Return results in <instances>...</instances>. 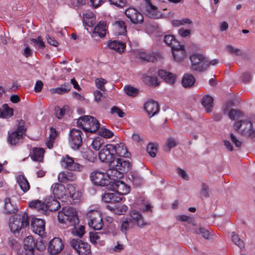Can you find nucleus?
Returning a JSON list of instances; mask_svg holds the SVG:
<instances>
[{
  "label": "nucleus",
  "instance_id": "nucleus-1",
  "mask_svg": "<svg viewBox=\"0 0 255 255\" xmlns=\"http://www.w3.org/2000/svg\"><path fill=\"white\" fill-rule=\"evenodd\" d=\"M59 222L65 224L68 227L78 224L79 219L76 210L71 207H64L57 215Z\"/></svg>",
  "mask_w": 255,
  "mask_h": 255
},
{
  "label": "nucleus",
  "instance_id": "nucleus-2",
  "mask_svg": "<svg viewBox=\"0 0 255 255\" xmlns=\"http://www.w3.org/2000/svg\"><path fill=\"white\" fill-rule=\"evenodd\" d=\"M191 62L190 69L193 71L202 72L209 68V61L202 54L194 53L189 57Z\"/></svg>",
  "mask_w": 255,
  "mask_h": 255
},
{
  "label": "nucleus",
  "instance_id": "nucleus-3",
  "mask_svg": "<svg viewBox=\"0 0 255 255\" xmlns=\"http://www.w3.org/2000/svg\"><path fill=\"white\" fill-rule=\"evenodd\" d=\"M29 225V219L27 213L15 215L9 219V227L13 233H19L22 228Z\"/></svg>",
  "mask_w": 255,
  "mask_h": 255
},
{
  "label": "nucleus",
  "instance_id": "nucleus-4",
  "mask_svg": "<svg viewBox=\"0 0 255 255\" xmlns=\"http://www.w3.org/2000/svg\"><path fill=\"white\" fill-rule=\"evenodd\" d=\"M77 125L86 131L95 132L100 127V123L96 119L90 116H84L79 118Z\"/></svg>",
  "mask_w": 255,
  "mask_h": 255
},
{
  "label": "nucleus",
  "instance_id": "nucleus-5",
  "mask_svg": "<svg viewBox=\"0 0 255 255\" xmlns=\"http://www.w3.org/2000/svg\"><path fill=\"white\" fill-rule=\"evenodd\" d=\"M89 226L95 230L102 228L104 223L100 213L97 210H91L87 213Z\"/></svg>",
  "mask_w": 255,
  "mask_h": 255
},
{
  "label": "nucleus",
  "instance_id": "nucleus-6",
  "mask_svg": "<svg viewBox=\"0 0 255 255\" xmlns=\"http://www.w3.org/2000/svg\"><path fill=\"white\" fill-rule=\"evenodd\" d=\"M253 124L249 121H241L235 123L234 128L236 130L241 129L242 134L248 137L253 138L255 136V131L252 129Z\"/></svg>",
  "mask_w": 255,
  "mask_h": 255
},
{
  "label": "nucleus",
  "instance_id": "nucleus-7",
  "mask_svg": "<svg viewBox=\"0 0 255 255\" xmlns=\"http://www.w3.org/2000/svg\"><path fill=\"white\" fill-rule=\"evenodd\" d=\"M99 157L101 161L108 163L110 166L115 159L114 145L108 144L104 145L99 152Z\"/></svg>",
  "mask_w": 255,
  "mask_h": 255
},
{
  "label": "nucleus",
  "instance_id": "nucleus-8",
  "mask_svg": "<svg viewBox=\"0 0 255 255\" xmlns=\"http://www.w3.org/2000/svg\"><path fill=\"white\" fill-rule=\"evenodd\" d=\"M93 183L98 186H106L111 183L109 181V175L101 171H94L90 175Z\"/></svg>",
  "mask_w": 255,
  "mask_h": 255
},
{
  "label": "nucleus",
  "instance_id": "nucleus-9",
  "mask_svg": "<svg viewBox=\"0 0 255 255\" xmlns=\"http://www.w3.org/2000/svg\"><path fill=\"white\" fill-rule=\"evenodd\" d=\"M70 245L79 255H90V247L87 243L79 239H73L70 242Z\"/></svg>",
  "mask_w": 255,
  "mask_h": 255
},
{
  "label": "nucleus",
  "instance_id": "nucleus-10",
  "mask_svg": "<svg viewBox=\"0 0 255 255\" xmlns=\"http://www.w3.org/2000/svg\"><path fill=\"white\" fill-rule=\"evenodd\" d=\"M81 130L73 128L69 134V142L70 146L74 149H78L81 146L82 139Z\"/></svg>",
  "mask_w": 255,
  "mask_h": 255
},
{
  "label": "nucleus",
  "instance_id": "nucleus-11",
  "mask_svg": "<svg viewBox=\"0 0 255 255\" xmlns=\"http://www.w3.org/2000/svg\"><path fill=\"white\" fill-rule=\"evenodd\" d=\"M62 167L69 170L81 171L84 166L77 162H74L73 158L66 155L61 161Z\"/></svg>",
  "mask_w": 255,
  "mask_h": 255
},
{
  "label": "nucleus",
  "instance_id": "nucleus-12",
  "mask_svg": "<svg viewBox=\"0 0 255 255\" xmlns=\"http://www.w3.org/2000/svg\"><path fill=\"white\" fill-rule=\"evenodd\" d=\"M64 248L62 241L59 238H54L50 241L48 250L51 255H56L60 253Z\"/></svg>",
  "mask_w": 255,
  "mask_h": 255
},
{
  "label": "nucleus",
  "instance_id": "nucleus-13",
  "mask_svg": "<svg viewBox=\"0 0 255 255\" xmlns=\"http://www.w3.org/2000/svg\"><path fill=\"white\" fill-rule=\"evenodd\" d=\"M111 182L112 183L111 187L113 190L118 193L120 195L123 196L129 192L130 187L125 182L118 180Z\"/></svg>",
  "mask_w": 255,
  "mask_h": 255
},
{
  "label": "nucleus",
  "instance_id": "nucleus-14",
  "mask_svg": "<svg viewBox=\"0 0 255 255\" xmlns=\"http://www.w3.org/2000/svg\"><path fill=\"white\" fill-rule=\"evenodd\" d=\"M31 226L34 233L40 236L45 234V222L43 220L38 218L32 219Z\"/></svg>",
  "mask_w": 255,
  "mask_h": 255
},
{
  "label": "nucleus",
  "instance_id": "nucleus-15",
  "mask_svg": "<svg viewBox=\"0 0 255 255\" xmlns=\"http://www.w3.org/2000/svg\"><path fill=\"white\" fill-rule=\"evenodd\" d=\"M130 218L129 219L133 226L137 225L139 227L142 228L144 226L149 225L150 224L146 222L139 212L133 211L130 213Z\"/></svg>",
  "mask_w": 255,
  "mask_h": 255
},
{
  "label": "nucleus",
  "instance_id": "nucleus-16",
  "mask_svg": "<svg viewBox=\"0 0 255 255\" xmlns=\"http://www.w3.org/2000/svg\"><path fill=\"white\" fill-rule=\"evenodd\" d=\"M110 167L118 169L122 172L129 169L130 164L129 161L123 159L115 158L110 165Z\"/></svg>",
  "mask_w": 255,
  "mask_h": 255
},
{
  "label": "nucleus",
  "instance_id": "nucleus-17",
  "mask_svg": "<svg viewBox=\"0 0 255 255\" xmlns=\"http://www.w3.org/2000/svg\"><path fill=\"white\" fill-rule=\"evenodd\" d=\"M70 197L73 200L74 203L80 201L81 198L82 193L80 189L74 184H69L67 186Z\"/></svg>",
  "mask_w": 255,
  "mask_h": 255
},
{
  "label": "nucleus",
  "instance_id": "nucleus-18",
  "mask_svg": "<svg viewBox=\"0 0 255 255\" xmlns=\"http://www.w3.org/2000/svg\"><path fill=\"white\" fill-rule=\"evenodd\" d=\"M139 57L142 60L147 62L160 61L162 59V55L159 52L149 53L142 52L139 53Z\"/></svg>",
  "mask_w": 255,
  "mask_h": 255
},
{
  "label": "nucleus",
  "instance_id": "nucleus-19",
  "mask_svg": "<svg viewBox=\"0 0 255 255\" xmlns=\"http://www.w3.org/2000/svg\"><path fill=\"white\" fill-rule=\"evenodd\" d=\"M144 109L150 117L156 115L159 111V105L154 100L147 102L144 105Z\"/></svg>",
  "mask_w": 255,
  "mask_h": 255
},
{
  "label": "nucleus",
  "instance_id": "nucleus-20",
  "mask_svg": "<svg viewBox=\"0 0 255 255\" xmlns=\"http://www.w3.org/2000/svg\"><path fill=\"white\" fill-rule=\"evenodd\" d=\"M145 2V12L143 14L146 15H157L160 13L158 8L152 4L151 0H143Z\"/></svg>",
  "mask_w": 255,
  "mask_h": 255
},
{
  "label": "nucleus",
  "instance_id": "nucleus-21",
  "mask_svg": "<svg viewBox=\"0 0 255 255\" xmlns=\"http://www.w3.org/2000/svg\"><path fill=\"white\" fill-rule=\"evenodd\" d=\"M108 30V26L106 21H101L95 26L93 31V34L98 35L102 38L106 36Z\"/></svg>",
  "mask_w": 255,
  "mask_h": 255
},
{
  "label": "nucleus",
  "instance_id": "nucleus-22",
  "mask_svg": "<svg viewBox=\"0 0 255 255\" xmlns=\"http://www.w3.org/2000/svg\"><path fill=\"white\" fill-rule=\"evenodd\" d=\"M29 206L30 208L34 209L40 213L46 215L47 214V206L39 200L32 201L29 202Z\"/></svg>",
  "mask_w": 255,
  "mask_h": 255
},
{
  "label": "nucleus",
  "instance_id": "nucleus-23",
  "mask_svg": "<svg viewBox=\"0 0 255 255\" xmlns=\"http://www.w3.org/2000/svg\"><path fill=\"white\" fill-rule=\"evenodd\" d=\"M4 210L6 214H13L17 211L16 204L10 198L4 199Z\"/></svg>",
  "mask_w": 255,
  "mask_h": 255
},
{
  "label": "nucleus",
  "instance_id": "nucleus-24",
  "mask_svg": "<svg viewBox=\"0 0 255 255\" xmlns=\"http://www.w3.org/2000/svg\"><path fill=\"white\" fill-rule=\"evenodd\" d=\"M158 74L166 83L170 85H173L174 84L175 77L173 73L161 69L158 71Z\"/></svg>",
  "mask_w": 255,
  "mask_h": 255
},
{
  "label": "nucleus",
  "instance_id": "nucleus-25",
  "mask_svg": "<svg viewBox=\"0 0 255 255\" xmlns=\"http://www.w3.org/2000/svg\"><path fill=\"white\" fill-rule=\"evenodd\" d=\"M35 247L36 244L32 236H28L24 238L23 240V248L25 250L32 254Z\"/></svg>",
  "mask_w": 255,
  "mask_h": 255
},
{
  "label": "nucleus",
  "instance_id": "nucleus-26",
  "mask_svg": "<svg viewBox=\"0 0 255 255\" xmlns=\"http://www.w3.org/2000/svg\"><path fill=\"white\" fill-rule=\"evenodd\" d=\"M76 176L73 173L68 171H63L59 173L58 179L60 182H66L68 181H74L76 179Z\"/></svg>",
  "mask_w": 255,
  "mask_h": 255
},
{
  "label": "nucleus",
  "instance_id": "nucleus-27",
  "mask_svg": "<svg viewBox=\"0 0 255 255\" xmlns=\"http://www.w3.org/2000/svg\"><path fill=\"white\" fill-rule=\"evenodd\" d=\"M201 103L207 113H210L212 111L213 98L211 96L209 95L204 96L201 100Z\"/></svg>",
  "mask_w": 255,
  "mask_h": 255
},
{
  "label": "nucleus",
  "instance_id": "nucleus-28",
  "mask_svg": "<svg viewBox=\"0 0 255 255\" xmlns=\"http://www.w3.org/2000/svg\"><path fill=\"white\" fill-rule=\"evenodd\" d=\"M71 86L70 84L65 83L61 85L60 87L56 88H52L50 89V92L51 94H58L60 95L68 93L70 91Z\"/></svg>",
  "mask_w": 255,
  "mask_h": 255
},
{
  "label": "nucleus",
  "instance_id": "nucleus-29",
  "mask_svg": "<svg viewBox=\"0 0 255 255\" xmlns=\"http://www.w3.org/2000/svg\"><path fill=\"white\" fill-rule=\"evenodd\" d=\"M195 82V77L190 74L185 73L184 74L181 81L182 85L185 88H190L192 87Z\"/></svg>",
  "mask_w": 255,
  "mask_h": 255
},
{
  "label": "nucleus",
  "instance_id": "nucleus-30",
  "mask_svg": "<svg viewBox=\"0 0 255 255\" xmlns=\"http://www.w3.org/2000/svg\"><path fill=\"white\" fill-rule=\"evenodd\" d=\"M44 153V151L43 148H34L29 156L33 161L40 162L43 159Z\"/></svg>",
  "mask_w": 255,
  "mask_h": 255
},
{
  "label": "nucleus",
  "instance_id": "nucleus-31",
  "mask_svg": "<svg viewBox=\"0 0 255 255\" xmlns=\"http://www.w3.org/2000/svg\"><path fill=\"white\" fill-rule=\"evenodd\" d=\"M113 25L115 34L117 35L124 34L127 32V26L123 21H117Z\"/></svg>",
  "mask_w": 255,
  "mask_h": 255
},
{
  "label": "nucleus",
  "instance_id": "nucleus-32",
  "mask_svg": "<svg viewBox=\"0 0 255 255\" xmlns=\"http://www.w3.org/2000/svg\"><path fill=\"white\" fill-rule=\"evenodd\" d=\"M122 157H128L130 153L127 150L126 146L122 143L114 145V153Z\"/></svg>",
  "mask_w": 255,
  "mask_h": 255
},
{
  "label": "nucleus",
  "instance_id": "nucleus-33",
  "mask_svg": "<svg viewBox=\"0 0 255 255\" xmlns=\"http://www.w3.org/2000/svg\"><path fill=\"white\" fill-rule=\"evenodd\" d=\"M51 189L54 195L58 198H60L64 195L65 191V187L60 183H54L51 186Z\"/></svg>",
  "mask_w": 255,
  "mask_h": 255
},
{
  "label": "nucleus",
  "instance_id": "nucleus-34",
  "mask_svg": "<svg viewBox=\"0 0 255 255\" xmlns=\"http://www.w3.org/2000/svg\"><path fill=\"white\" fill-rule=\"evenodd\" d=\"M108 45L110 49L120 53L123 52L126 48L125 43L117 40L109 42Z\"/></svg>",
  "mask_w": 255,
  "mask_h": 255
},
{
  "label": "nucleus",
  "instance_id": "nucleus-35",
  "mask_svg": "<svg viewBox=\"0 0 255 255\" xmlns=\"http://www.w3.org/2000/svg\"><path fill=\"white\" fill-rule=\"evenodd\" d=\"M17 182L20 189L24 193L27 192L29 189V184L24 176L21 175H19L17 177Z\"/></svg>",
  "mask_w": 255,
  "mask_h": 255
},
{
  "label": "nucleus",
  "instance_id": "nucleus-36",
  "mask_svg": "<svg viewBox=\"0 0 255 255\" xmlns=\"http://www.w3.org/2000/svg\"><path fill=\"white\" fill-rule=\"evenodd\" d=\"M22 134L17 131H13L8 134V142L11 145H15L22 138Z\"/></svg>",
  "mask_w": 255,
  "mask_h": 255
},
{
  "label": "nucleus",
  "instance_id": "nucleus-37",
  "mask_svg": "<svg viewBox=\"0 0 255 255\" xmlns=\"http://www.w3.org/2000/svg\"><path fill=\"white\" fill-rule=\"evenodd\" d=\"M164 41L166 44L170 47L172 50V56L174 58H175L174 53L175 46L174 43H175V38L173 35H166L164 37Z\"/></svg>",
  "mask_w": 255,
  "mask_h": 255
},
{
  "label": "nucleus",
  "instance_id": "nucleus-38",
  "mask_svg": "<svg viewBox=\"0 0 255 255\" xmlns=\"http://www.w3.org/2000/svg\"><path fill=\"white\" fill-rule=\"evenodd\" d=\"M106 173L109 175V181H116V179H120L123 176V172L115 168H111Z\"/></svg>",
  "mask_w": 255,
  "mask_h": 255
},
{
  "label": "nucleus",
  "instance_id": "nucleus-39",
  "mask_svg": "<svg viewBox=\"0 0 255 255\" xmlns=\"http://www.w3.org/2000/svg\"><path fill=\"white\" fill-rule=\"evenodd\" d=\"M187 57L186 51L184 45L176 46V61H182Z\"/></svg>",
  "mask_w": 255,
  "mask_h": 255
},
{
  "label": "nucleus",
  "instance_id": "nucleus-40",
  "mask_svg": "<svg viewBox=\"0 0 255 255\" xmlns=\"http://www.w3.org/2000/svg\"><path fill=\"white\" fill-rule=\"evenodd\" d=\"M108 208L113 210L114 213L118 215H124L128 210L127 206L122 204H118L115 205L114 207L108 206Z\"/></svg>",
  "mask_w": 255,
  "mask_h": 255
},
{
  "label": "nucleus",
  "instance_id": "nucleus-41",
  "mask_svg": "<svg viewBox=\"0 0 255 255\" xmlns=\"http://www.w3.org/2000/svg\"><path fill=\"white\" fill-rule=\"evenodd\" d=\"M124 90L128 96L131 97L136 96L139 92V90L137 89L130 85L126 86L124 88Z\"/></svg>",
  "mask_w": 255,
  "mask_h": 255
},
{
  "label": "nucleus",
  "instance_id": "nucleus-42",
  "mask_svg": "<svg viewBox=\"0 0 255 255\" xmlns=\"http://www.w3.org/2000/svg\"><path fill=\"white\" fill-rule=\"evenodd\" d=\"M133 227L132 223L128 219L122 221L121 225V229L123 233L126 234V232Z\"/></svg>",
  "mask_w": 255,
  "mask_h": 255
},
{
  "label": "nucleus",
  "instance_id": "nucleus-43",
  "mask_svg": "<svg viewBox=\"0 0 255 255\" xmlns=\"http://www.w3.org/2000/svg\"><path fill=\"white\" fill-rule=\"evenodd\" d=\"M74 227L72 230V233L76 236L79 237H82L85 234V228L84 226L80 225L78 226H73Z\"/></svg>",
  "mask_w": 255,
  "mask_h": 255
},
{
  "label": "nucleus",
  "instance_id": "nucleus-44",
  "mask_svg": "<svg viewBox=\"0 0 255 255\" xmlns=\"http://www.w3.org/2000/svg\"><path fill=\"white\" fill-rule=\"evenodd\" d=\"M98 130L99 134L105 138H111L114 135L112 131L104 128L99 127Z\"/></svg>",
  "mask_w": 255,
  "mask_h": 255
},
{
  "label": "nucleus",
  "instance_id": "nucleus-45",
  "mask_svg": "<svg viewBox=\"0 0 255 255\" xmlns=\"http://www.w3.org/2000/svg\"><path fill=\"white\" fill-rule=\"evenodd\" d=\"M68 110V107L67 106H64L61 108L59 107H56L55 108V112L56 113V116L58 119H61L65 114L66 111Z\"/></svg>",
  "mask_w": 255,
  "mask_h": 255
},
{
  "label": "nucleus",
  "instance_id": "nucleus-46",
  "mask_svg": "<svg viewBox=\"0 0 255 255\" xmlns=\"http://www.w3.org/2000/svg\"><path fill=\"white\" fill-rule=\"evenodd\" d=\"M83 157L91 162H94L96 159V154L90 149H87L84 153Z\"/></svg>",
  "mask_w": 255,
  "mask_h": 255
},
{
  "label": "nucleus",
  "instance_id": "nucleus-47",
  "mask_svg": "<svg viewBox=\"0 0 255 255\" xmlns=\"http://www.w3.org/2000/svg\"><path fill=\"white\" fill-rule=\"evenodd\" d=\"M82 21L85 26L92 27L96 23L95 17H83Z\"/></svg>",
  "mask_w": 255,
  "mask_h": 255
},
{
  "label": "nucleus",
  "instance_id": "nucleus-48",
  "mask_svg": "<svg viewBox=\"0 0 255 255\" xmlns=\"http://www.w3.org/2000/svg\"><path fill=\"white\" fill-rule=\"evenodd\" d=\"M146 150L151 157H155L157 151L156 145L154 143H149L147 146Z\"/></svg>",
  "mask_w": 255,
  "mask_h": 255
},
{
  "label": "nucleus",
  "instance_id": "nucleus-49",
  "mask_svg": "<svg viewBox=\"0 0 255 255\" xmlns=\"http://www.w3.org/2000/svg\"><path fill=\"white\" fill-rule=\"evenodd\" d=\"M107 81L106 80L103 78H97L95 80L96 86L98 89H99L102 91H105L106 90L105 84L107 83Z\"/></svg>",
  "mask_w": 255,
  "mask_h": 255
},
{
  "label": "nucleus",
  "instance_id": "nucleus-50",
  "mask_svg": "<svg viewBox=\"0 0 255 255\" xmlns=\"http://www.w3.org/2000/svg\"><path fill=\"white\" fill-rule=\"evenodd\" d=\"M229 118L233 120L240 119L242 116V113L238 110L232 109L228 114Z\"/></svg>",
  "mask_w": 255,
  "mask_h": 255
},
{
  "label": "nucleus",
  "instance_id": "nucleus-51",
  "mask_svg": "<svg viewBox=\"0 0 255 255\" xmlns=\"http://www.w3.org/2000/svg\"><path fill=\"white\" fill-rule=\"evenodd\" d=\"M232 241L234 243L238 246L240 249L244 247V243L243 240H241L238 235H236L234 232L232 233Z\"/></svg>",
  "mask_w": 255,
  "mask_h": 255
},
{
  "label": "nucleus",
  "instance_id": "nucleus-52",
  "mask_svg": "<svg viewBox=\"0 0 255 255\" xmlns=\"http://www.w3.org/2000/svg\"><path fill=\"white\" fill-rule=\"evenodd\" d=\"M103 143V139L98 137L93 140L91 146L95 150H99Z\"/></svg>",
  "mask_w": 255,
  "mask_h": 255
},
{
  "label": "nucleus",
  "instance_id": "nucleus-53",
  "mask_svg": "<svg viewBox=\"0 0 255 255\" xmlns=\"http://www.w3.org/2000/svg\"><path fill=\"white\" fill-rule=\"evenodd\" d=\"M31 41L36 48H42L45 46L44 43L40 36L38 37L37 39L32 38Z\"/></svg>",
  "mask_w": 255,
  "mask_h": 255
},
{
  "label": "nucleus",
  "instance_id": "nucleus-54",
  "mask_svg": "<svg viewBox=\"0 0 255 255\" xmlns=\"http://www.w3.org/2000/svg\"><path fill=\"white\" fill-rule=\"evenodd\" d=\"M226 50L232 55H235L236 56L242 55V52L240 49L235 48L230 45L226 46Z\"/></svg>",
  "mask_w": 255,
  "mask_h": 255
},
{
  "label": "nucleus",
  "instance_id": "nucleus-55",
  "mask_svg": "<svg viewBox=\"0 0 255 255\" xmlns=\"http://www.w3.org/2000/svg\"><path fill=\"white\" fill-rule=\"evenodd\" d=\"M129 179L137 185L140 184L141 181V177L137 173L134 172L130 173Z\"/></svg>",
  "mask_w": 255,
  "mask_h": 255
},
{
  "label": "nucleus",
  "instance_id": "nucleus-56",
  "mask_svg": "<svg viewBox=\"0 0 255 255\" xmlns=\"http://www.w3.org/2000/svg\"><path fill=\"white\" fill-rule=\"evenodd\" d=\"M145 80L149 82V84L152 86L156 87L159 85V82L157 77L147 76Z\"/></svg>",
  "mask_w": 255,
  "mask_h": 255
},
{
  "label": "nucleus",
  "instance_id": "nucleus-57",
  "mask_svg": "<svg viewBox=\"0 0 255 255\" xmlns=\"http://www.w3.org/2000/svg\"><path fill=\"white\" fill-rule=\"evenodd\" d=\"M3 107L4 110L2 112L3 113V115L4 116V118L11 117L13 115V110L12 108H9L7 105H4Z\"/></svg>",
  "mask_w": 255,
  "mask_h": 255
},
{
  "label": "nucleus",
  "instance_id": "nucleus-58",
  "mask_svg": "<svg viewBox=\"0 0 255 255\" xmlns=\"http://www.w3.org/2000/svg\"><path fill=\"white\" fill-rule=\"evenodd\" d=\"M113 192L105 193L102 196V200L105 203H112L113 199Z\"/></svg>",
  "mask_w": 255,
  "mask_h": 255
},
{
  "label": "nucleus",
  "instance_id": "nucleus-59",
  "mask_svg": "<svg viewBox=\"0 0 255 255\" xmlns=\"http://www.w3.org/2000/svg\"><path fill=\"white\" fill-rule=\"evenodd\" d=\"M200 194L204 197H208L209 196V189L208 186L205 183L202 184V189Z\"/></svg>",
  "mask_w": 255,
  "mask_h": 255
},
{
  "label": "nucleus",
  "instance_id": "nucleus-60",
  "mask_svg": "<svg viewBox=\"0 0 255 255\" xmlns=\"http://www.w3.org/2000/svg\"><path fill=\"white\" fill-rule=\"evenodd\" d=\"M126 16H132L133 15L140 14L142 15L137 9L133 7H129L125 10Z\"/></svg>",
  "mask_w": 255,
  "mask_h": 255
},
{
  "label": "nucleus",
  "instance_id": "nucleus-61",
  "mask_svg": "<svg viewBox=\"0 0 255 255\" xmlns=\"http://www.w3.org/2000/svg\"><path fill=\"white\" fill-rule=\"evenodd\" d=\"M111 113L112 114H117L120 118H123L125 116V113L124 112H123L120 108L115 106L111 108Z\"/></svg>",
  "mask_w": 255,
  "mask_h": 255
},
{
  "label": "nucleus",
  "instance_id": "nucleus-62",
  "mask_svg": "<svg viewBox=\"0 0 255 255\" xmlns=\"http://www.w3.org/2000/svg\"><path fill=\"white\" fill-rule=\"evenodd\" d=\"M175 146V141L174 138L168 137L165 143L166 147L169 150Z\"/></svg>",
  "mask_w": 255,
  "mask_h": 255
},
{
  "label": "nucleus",
  "instance_id": "nucleus-63",
  "mask_svg": "<svg viewBox=\"0 0 255 255\" xmlns=\"http://www.w3.org/2000/svg\"><path fill=\"white\" fill-rule=\"evenodd\" d=\"M177 172L179 176H180L182 179L185 180H189V176L186 172L184 170L181 168H178L177 169Z\"/></svg>",
  "mask_w": 255,
  "mask_h": 255
},
{
  "label": "nucleus",
  "instance_id": "nucleus-64",
  "mask_svg": "<svg viewBox=\"0 0 255 255\" xmlns=\"http://www.w3.org/2000/svg\"><path fill=\"white\" fill-rule=\"evenodd\" d=\"M178 32L179 35L182 37H187L190 34V30L189 29H185L183 27L179 29Z\"/></svg>",
  "mask_w": 255,
  "mask_h": 255
}]
</instances>
